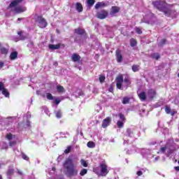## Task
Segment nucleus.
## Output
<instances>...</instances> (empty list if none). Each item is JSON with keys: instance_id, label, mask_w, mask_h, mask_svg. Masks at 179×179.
Listing matches in <instances>:
<instances>
[{"instance_id": "nucleus-1", "label": "nucleus", "mask_w": 179, "mask_h": 179, "mask_svg": "<svg viewBox=\"0 0 179 179\" xmlns=\"http://www.w3.org/2000/svg\"><path fill=\"white\" fill-rule=\"evenodd\" d=\"M63 166L66 170L65 175L68 178H72L78 176V171L76 167V166L74 165V162H73V159L70 158H67V159L65 160L64 164H63Z\"/></svg>"}, {"instance_id": "nucleus-2", "label": "nucleus", "mask_w": 179, "mask_h": 179, "mask_svg": "<svg viewBox=\"0 0 179 179\" xmlns=\"http://www.w3.org/2000/svg\"><path fill=\"white\" fill-rule=\"evenodd\" d=\"M24 0H13L10 1V5L8 6V9H10V11L15 13V14L23 13L26 9L23 8L22 6H17Z\"/></svg>"}, {"instance_id": "nucleus-3", "label": "nucleus", "mask_w": 179, "mask_h": 179, "mask_svg": "<svg viewBox=\"0 0 179 179\" xmlns=\"http://www.w3.org/2000/svg\"><path fill=\"white\" fill-rule=\"evenodd\" d=\"M115 80L117 81V88L120 90H122V83L124 82L127 84L126 85V90L131 87V81L128 77L124 79V76L122 75H118V76L115 78Z\"/></svg>"}, {"instance_id": "nucleus-4", "label": "nucleus", "mask_w": 179, "mask_h": 179, "mask_svg": "<svg viewBox=\"0 0 179 179\" xmlns=\"http://www.w3.org/2000/svg\"><path fill=\"white\" fill-rule=\"evenodd\" d=\"M152 4L156 9L159 10L166 9L169 6V3H167L164 0H157L156 1H152Z\"/></svg>"}, {"instance_id": "nucleus-5", "label": "nucleus", "mask_w": 179, "mask_h": 179, "mask_svg": "<svg viewBox=\"0 0 179 179\" xmlns=\"http://www.w3.org/2000/svg\"><path fill=\"white\" fill-rule=\"evenodd\" d=\"M160 12L164 13L165 16L166 17H174L176 14V10L175 9H171L169 8H166L162 10H159Z\"/></svg>"}, {"instance_id": "nucleus-6", "label": "nucleus", "mask_w": 179, "mask_h": 179, "mask_svg": "<svg viewBox=\"0 0 179 179\" xmlns=\"http://www.w3.org/2000/svg\"><path fill=\"white\" fill-rule=\"evenodd\" d=\"M108 11L105 9H102L101 11L97 12L96 17L99 20H104L108 17Z\"/></svg>"}, {"instance_id": "nucleus-7", "label": "nucleus", "mask_w": 179, "mask_h": 179, "mask_svg": "<svg viewBox=\"0 0 179 179\" xmlns=\"http://www.w3.org/2000/svg\"><path fill=\"white\" fill-rule=\"evenodd\" d=\"M37 22H38V27L41 29H45L48 25L46 20L44 19L43 16L37 17Z\"/></svg>"}, {"instance_id": "nucleus-8", "label": "nucleus", "mask_w": 179, "mask_h": 179, "mask_svg": "<svg viewBox=\"0 0 179 179\" xmlns=\"http://www.w3.org/2000/svg\"><path fill=\"white\" fill-rule=\"evenodd\" d=\"M99 168H101V173L103 176H106L108 174V171L107 170V165L106 163H101L99 164Z\"/></svg>"}, {"instance_id": "nucleus-9", "label": "nucleus", "mask_w": 179, "mask_h": 179, "mask_svg": "<svg viewBox=\"0 0 179 179\" xmlns=\"http://www.w3.org/2000/svg\"><path fill=\"white\" fill-rule=\"evenodd\" d=\"M120 7L117 6H112L110 8V17H114L115 15H116L117 13H119L120 12Z\"/></svg>"}, {"instance_id": "nucleus-10", "label": "nucleus", "mask_w": 179, "mask_h": 179, "mask_svg": "<svg viewBox=\"0 0 179 179\" xmlns=\"http://www.w3.org/2000/svg\"><path fill=\"white\" fill-rule=\"evenodd\" d=\"M165 113H166L167 115H171L172 117H174V115L177 114V111L174 110H171L170 106H165Z\"/></svg>"}, {"instance_id": "nucleus-11", "label": "nucleus", "mask_w": 179, "mask_h": 179, "mask_svg": "<svg viewBox=\"0 0 179 179\" xmlns=\"http://www.w3.org/2000/svg\"><path fill=\"white\" fill-rule=\"evenodd\" d=\"M111 123V117H107L102 121L101 127L102 128L106 129L107 127H109L110 124Z\"/></svg>"}, {"instance_id": "nucleus-12", "label": "nucleus", "mask_w": 179, "mask_h": 179, "mask_svg": "<svg viewBox=\"0 0 179 179\" xmlns=\"http://www.w3.org/2000/svg\"><path fill=\"white\" fill-rule=\"evenodd\" d=\"M115 57L117 58V63H121L122 62V50H115Z\"/></svg>"}, {"instance_id": "nucleus-13", "label": "nucleus", "mask_w": 179, "mask_h": 179, "mask_svg": "<svg viewBox=\"0 0 179 179\" xmlns=\"http://www.w3.org/2000/svg\"><path fill=\"white\" fill-rule=\"evenodd\" d=\"M73 32L76 34H78L80 36H86V31L85 30V29H82L80 27H78V29H75V30H73Z\"/></svg>"}, {"instance_id": "nucleus-14", "label": "nucleus", "mask_w": 179, "mask_h": 179, "mask_svg": "<svg viewBox=\"0 0 179 179\" xmlns=\"http://www.w3.org/2000/svg\"><path fill=\"white\" fill-rule=\"evenodd\" d=\"M148 94L150 99L153 100L157 96V92L154 89L151 88L148 90Z\"/></svg>"}, {"instance_id": "nucleus-15", "label": "nucleus", "mask_w": 179, "mask_h": 179, "mask_svg": "<svg viewBox=\"0 0 179 179\" xmlns=\"http://www.w3.org/2000/svg\"><path fill=\"white\" fill-rule=\"evenodd\" d=\"M81 59L82 57H80V56L77 53H73V55H71V61H73V62H78Z\"/></svg>"}, {"instance_id": "nucleus-16", "label": "nucleus", "mask_w": 179, "mask_h": 179, "mask_svg": "<svg viewBox=\"0 0 179 179\" xmlns=\"http://www.w3.org/2000/svg\"><path fill=\"white\" fill-rule=\"evenodd\" d=\"M60 48H61V44H59V43L56 44V45L49 44V49L50 50H59Z\"/></svg>"}, {"instance_id": "nucleus-17", "label": "nucleus", "mask_w": 179, "mask_h": 179, "mask_svg": "<svg viewBox=\"0 0 179 179\" xmlns=\"http://www.w3.org/2000/svg\"><path fill=\"white\" fill-rule=\"evenodd\" d=\"M76 9L78 10V13H82L83 11V4L80 3H76Z\"/></svg>"}, {"instance_id": "nucleus-18", "label": "nucleus", "mask_w": 179, "mask_h": 179, "mask_svg": "<svg viewBox=\"0 0 179 179\" xmlns=\"http://www.w3.org/2000/svg\"><path fill=\"white\" fill-rule=\"evenodd\" d=\"M139 99H141V101H145L146 100V94L145 92H141L138 94Z\"/></svg>"}, {"instance_id": "nucleus-19", "label": "nucleus", "mask_w": 179, "mask_h": 179, "mask_svg": "<svg viewBox=\"0 0 179 179\" xmlns=\"http://www.w3.org/2000/svg\"><path fill=\"white\" fill-rule=\"evenodd\" d=\"M17 55H18V53L17 52H13L12 53H10V60H15V59H17Z\"/></svg>"}, {"instance_id": "nucleus-20", "label": "nucleus", "mask_w": 179, "mask_h": 179, "mask_svg": "<svg viewBox=\"0 0 179 179\" xmlns=\"http://www.w3.org/2000/svg\"><path fill=\"white\" fill-rule=\"evenodd\" d=\"M150 57L152 59H156L157 61H158L159 59V58H161V56L159 55V53H158V52L152 53Z\"/></svg>"}, {"instance_id": "nucleus-21", "label": "nucleus", "mask_w": 179, "mask_h": 179, "mask_svg": "<svg viewBox=\"0 0 179 179\" xmlns=\"http://www.w3.org/2000/svg\"><path fill=\"white\" fill-rule=\"evenodd\" d=\"M57 92L59 93V94L64 93V92H65V90H64V86L57 85Z\"/></svg>"}, {"instance_id": "nucleus-22", "label": "nucleus", "mask_w": 179, "mask_h": 179, "mask_svg": "<svg viewBox=\"0 0 179 179\" xmlns=\"http://www.w3.org/2000/svg\"><path fill=\"white\" fill-rule=\"evenodd\" d=\"M106 5L104 2H97L96 6H94V8L95 9H99L101 7H106Z\"/></svg>"}, {"instance_id": "nucleus-23", "label": "nucleus", "mask_w": 179, "mask_h": 179, "mask_svg": "<svg viewBox=\"0 0 179 179\" xmlns=\"http://www.w3.org/2000/svg\"><path fill=\"white\" fill-rule=\"evenodd\" d=\"M130 45L131 48H134L137 45V40L134 38H131L130 39Z\"/></svg>"}, {"instance_id": "nucleus-24", "label": "nucleus", "mask_w": 179, "mask_h": 179, "mask_svg": "<svg viewBox=\"0 0 179 179\" xmlns=\"http://www.w3.org/2000/svg\"><path fill=\"white\" fill-rule=\"evenodd\" d=\"M8 51L9 50L7 49L6 48H4V47L0 48V53H1V55H6Z\"/></svg>"}, {"instance_id": "nucleus-25", "label": "nucleus", "mask_w": 179, "mask_h": 179, "mask_svg": "<svg viewBox=\"0 0 179 179\" xmlns=\"http://www.w3.org/2000/svg\"><path fill=\"white\" fill-rule=\"evenodd\" d=\"M167 40L166 38H163L160 41L159 43L157 45L160 48L164 47V45L166 44Z\"/></svg>"}, {"instance_id": "nucleus-26", "label": "nucleus", "mask_w": 179, "mask_h": 179, "mask_svg": "<svg viewBox=\"0 0 179 179\" xmlns=\"http://www.w3.org/2000/svg\"><path fill=\"white\" fill-rule=\"evenodd\" d=\"M131 71H133V72H138V71H140V65L131 66Z\"/></svg>"}, {"instance_id": "nucleus-27", "label": "nucleus", "mask_w": 179, "mask_h": 179, "mask_svg": "<svg viewBox=\"0 0 179 179\" xmlns=\"http://www.w3.org/2000/svg\"><path fill=\"white\" fill-rule=\"evenodd\" d=\"M23 31H18L17 34L20 36V40L24 41L26 39V36L22 35Z\"/></svg>"}, {"instance_id": "nucleus-28", "label": "nucleus", "mask_w": 179, "mask_h": 179, "mask_svg": "<svg viewBox=\"0 0 179 179\" xmlns=\"http://www.w3.org/2000/svg\"><path fill=\"white\" fill-rule=\"evenodd\" d=\"M129 101H130V98L127 96L124 97L122 99L123 105L129 104Z\"/></svg>"}, {"instance_id": "nucleus-29", "label": "nucleus", "mask_w": 179, "mask_h": 179, "mask_svg": "<svg viewBox=\"0 0 179 179\" xmlns=\"http://www.w3.org/2000/svg\"><path fill=\"white\" fill-rule=\"evenodd\" d=\"M95 143L92 141H89L88 143H87V147H88L89 148H95Z\"/></svg>"}, {"instance_id": "nucleus-30", "label": "nucleus", "mask_w": 179, "mask_h": 179, "mask_svg": "<svg viewBox=\"0 0 179 179\" xmlns=\"http://www.w3.org/2000/svg\"><path fill=\"white\" fill-rule=\"evenodd\" d=\"M6 174L7 175V176H12L13 174H14V169H8Z\"/></svg>"}, {"instance_id": "nucleus-31", "label": "nucleus", "mask_w": 179, "mask_h": 179, "mask_svg": "<svg viewBox=\"0 0 179 179\" xmlns=\"http://www.w3.org/2000/svg\"><path fill=\"white\" fill-rule=\"evenodd\" d=\"M1 92H2V94L4 95L5 97H9L10 96V93L8 91L7 89L1 90Z\"/></svg>"}, {"instance_id": "nucleus-32", "label": "nucleus", "mask_w": 179, "mask_h": 179, "mask_svg": "<svg viewBox=\"0 0 179 179\" xmlns=\"http://www.w3.org/2000/svg\"><path fill=\"white\" fill-rule=\"evenodd\" d=\"M118 117H120V120L122 122H125L127 120V118L125 117L124 115L122 113H119Z\"/></svg>"}, {"instance_id": "nucleus-33", "label": "nucleus", "mask_w": 179, "mask_h": 179, "mask_svg": "<svg viewBox=\"0 0 179 179\" xmlns=\"http://www.w3.org/2000/svg\"><path fill=\"white\" fill-rule=\"evenodd\" d=\"M87 3L90 7H92L95 3V0H87Z\"/></svg>"}, {"instance_id": "nucleus-34", "label": "nucleus", "mask_w": 179, "mask_h": 179, "mask_svg": "<svg viewBox=\"0 0 179 179\" xmlns=\"http://www.w3.org/2000/svg\"><path fill=\"white\" fill-rule=\"evenodd\" d=\"M85 174H87V169H83V170L80 171V176H85Z\"/></svg>"}, {"instance_id": "nucleus-35", "label": "nucleus", "mask_w": 179, "mask_h": 179, "mask_svg": "<svg viewBox=\"0 0 179 179\" xmlns=\"http://www.w3.org/2000/svg\"><path fill=\"white\" fill-rule=\"evenodd\" d=\"M46 98L48 100H53L54 99L53 95H52V94H50V93L46 94Z\"/></svg>"}, {"instance_id": "nucleus-36", "label": "nucleus", "mask_w": 179, "mask_h": 179, "mask_svg": "<svg viewBox=\"0 0 179 179\" xmlns=\"http://www.w3.org/2000/svg\"><path fill=\"white\" fill-rule=\"evenodd\" d=\"M166 147H162V148H160L159 152H158L157 153L164 154L166 153Z\"/></svg>"}, {"instance_id": "nucleus-37", "label": "nucleus", "mask_w": 179, "mask_h": 179, "mask_svg": "<svg viewBox=\"0 0 179 179\" xmlns=\"http://www.w3.org/2000/svg\"><path fill=\"white\" fill-rule=\"evenodd\" d=\"M80 163H81V165H83V166H84V167L88 166L87 162H86V161L85 159H80Z\"/></svg>"}, {"instance_id": "nucleus-38", "label": "nucleus", "mask_w": 179, "mask_h": 179, "mask_svg": "<svg viewBox=\"0 0 179 179\" xmlns=\"http://www.w3.org/2000/svg\"><path fill=\"white\" fill-rule=\"evenodd\" d=\"M136 33L141 35L143 34V31H141V29L140 27H136Z\"/></svg>"}, {"instance_id": "nucleus-39", "label": "nucleus", "mask_w": 179, "mask_h": 179, "mask_svg": "<svg viewBox=\"0 0 179 179\" xmlns=\"http://www.w3.org/2000/svg\"><path fill=\"white\" fill-rule=\"evenodd\" d=\"M117 126L118 128L124 127V123L122 121H117Z\"/></svg>"}, {"instance_id": "nucleus-40", "label": "nucleus", "mask_w": 179, "mask_h": 179, "mask_svg": "<svg viewBox=\"0 0 179 179\" xmlns=\"http://www.w3.org/2000/svg\"><path fill=\"white\" fill-rule=\"evenodd\" d=\"M55 117H57V118H62V111H57V113H55Z\"/></svg>"}, {"instance_id": "nucleus-41", "label": "nucleus", "mask_w": 179, "mask_h": 179, "mask_svg": "<svg viewBox=\"0 0 179 179\" xmlns=\"http://www.w3.org/2000/svg\"><path fill=\"white\" fill-rule=\"evenodd\" d=\"M6 90L3 82H0V92Z\"/></svg>"}, {"instance_id": "nucleus-42", "label": "nucleus", "mask_w": 179, "mask_h": 179, "mask_svg": "<svg viewBox=\"0 0 179 179\" xmlns=\"http://www.w3.org/2000/svg\"><path fill=\"white\" fill-rule=\"evenodd\" d=\"M71 149H72V148L71 147V145H69V146L67 147V148H66V150H65V151H64V153H65V154L70 153Z\"/></svg>"}, {"instance_id": "nucleus-43", "label": "nucleus", "mask_w": 179, "mask_h": 179, "mask_svg": "<svg viewBox=\"0 0 179 179\" xmlns=\"http://www.w3.org/2000/svg\"><path fill=\"white\" fill-rule=\"evenodd\" d=\"M105 80L106 77H104V76H101V77H99V82H101V83H103Z\"/></svg>"}, {"instance_id": "nucleus-44", "label": "nucleus", "mask_w": 179, "mask_h": 179, "mask_svg": "<svg viewBox=\"0 0 179 179\" xmlns=\"http://www.w3.org/2000/svg\"><path fill=\"white\" fill-rule=\"evenodd\" d=\"M22 159L25 161H28L29 160V157H27V155H26L25 154L22 153Z\"/></svg>"}, {"instance_id": "nucleus-45", "label": "nucleus", "mask_w": 179, "mask_h": 179, "mask_svg": "<svg viewBox=\"0 0 179 179\" xmlns=\"http://www.w3.org/2000/svg\"><path fill=\"white\" fill-rule=\"evenodd\" d=\"M6 138H7L8 140H12L13 135L11 134H7V136H6Z\"/></svg>"}, {"instance_id": "nucleus-46", "label": "nucleus", "mask_w": 179, "mask_h": 179, "mask_svg": "<svg viewBox=\"0 0 179 179\" xmlns=\"http://www.w3.org/2000/svg\"><path fill=\"white\" fill-rule=\"evenodd\" d=\"M59 103H61L60 99H55V106H59Z\"/></svg>"}, {"instance_id": "nucleus-47", "label": "nucleus", "mask_w": 179, "mask_h": 179, "mask_svg": "<svg viewBox=\"0 0 179 179\" xmlns=\"http://www.w3.org/2000/svg\"><path fill=\"white\" fill-rule=\"evenodd\" d=\"M136 175H138V176H143V172L141 171H138Z\"/></svg>"}, {"instance_id": "nucleus-48", "label": "nucleus", "mask_w": 179, "mask_h": 179, "mask_svg": "<svg viewBox=\"0 0 179 179\" xmlns=\"http://www.w3.org/2000/svg\"><path fill=\"white\" fill-rule=\"evenodd\" d=\"M26 127H31V123H30L29 121H27Z\"/></svg>"}, {"instance_id": "nucleus-49", "label": "nucleus", "mask_w": 179, "mask_h": 179, "mask_svg": "<svg viewBox=\"0 0 179 179\" xmlns=\"http://www.w3.org/2000/svg\"><path fill=\"white\" fill-rule=\"evenodd\" d=\"M4 66L3 62H0V69H2Z\"/></svg>"}, {"instance_id": "nucleus-50", "label": "nucleus", "mask_w": 179, "mask_h": 179, "mask_svg": "<svg viewBox=\"0 0 179 179\" xmlns=\"http://www.w3.org/2000/svg\"><path fill=\"white\" fill-rule=\"evenodd\" d=\"M173 169H175L176 171L179 172V166H175Z\"/></svg>"}, {"instance_id": "nucleus-51", "label": "nucleus", "mask_w": 179, "mask_h": 179, "mask_svg": "<svg viewBox=\"0 0 179 179\" xmlns=\"http://www.w3.org/2000/svg\"><path fill=\"white\" fill-rule=\"evenodd\" d=\"M17 173L20 176H22V172L21 171H17Z\"/></svg>"}, {"instance_id": "nucleus-52", "label": "nucleus", "mask_w": 179, "mask_h": 179, "mask_svg": "<svg viewBox=\"0 0 179 179\" xmlns=\"http://www.w3.org/2000/svg\"><path fill=\"white\" fill-rule=\"evenodd\" d=\"M112 90H113V88L110 87V89H109V91L112 92Z\"/></svg>"}, {"instance_id": "nucleus-53", "label": "nucleus", "mask_w": 179, "mask_h": 179, "mask_svg": "<svg viewBox=\"0 0 179 179\" xmlns=\"http://www.w3.org/2000/svg\"><path fill=\"white\" fill-rule=\"evenodd\" d=\"M23 20V18H18V19H17V20H20H20Z\"/></svg>"}, {"instance_id": "nucleus-54", "label": "nucleus", "mask_w": 179, "mask_h": 179, "mask_svg": "<svg viewBox=\"0 0 179 179\" xmlns=\"http://www.w3.org/2000/svg\"><path fill=\"white\" fill-rule=\"evenodd\" d=\"M1 46H2V44L0 43V48H3Z\"/></svg>"}, {"instance_id": "nucleus-55", "label": "nucleus", "mask_w": 179, "mask_h": 179, "mask_svg": "<svg viewBox=\"0 0 179 179\" xmlns=\"http://www.w3.org/2000/svg\"><path fill=\"white\" fill-rule=\"evenodd\" d=\"M0 179H3L2 178V176L0 174Z\"/></svg>"}, {"instance_id": "nucleus-56", "label": "nucleus", "mask_w": 179, "mask_h": 179, "mask_svg": "<svg viewBox=\"0 0 179 179\" xmlns=\"http://www.w3.org/2000/svg\"><path fill=\"white\" fill-rule=\"evenodd\" d=\"M52 171H55V167H52Z\"/></svg>"}, {"instance_id": "nucleus-57", "label": "nucleus", "mask_w": 179, "mask_h": 179, "mask_svg": "<svg viewBox=\"0 0 179 179\" xmlns=\"http://www.w3.org/2000/svg\"><path fill=\"white\" fill-rule=\"evenodd\" d=\"M57 33L59 34V31L58 30H57Z\"/></svg>"}, {"instance_id": "nucleus-58", "label": "nucleus", "mask_w": 179, "mask_h": 179, "mask_svg": "<svg viewBox=\"0 0 179 179\" xmlns=\"http://www.w3.org/2000/svg\"><path fill=\"white\" fill-rule=\"evenodd\" d=\"M178 165H179V160L178 161Z\"/></svg>"}]
</instances>
